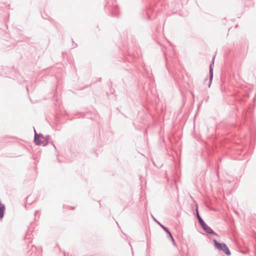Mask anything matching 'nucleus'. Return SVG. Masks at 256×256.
Segmentation results:
<instances>
[{
	"label": "nucleus",
	"instance_id": "obj_1",
	"mask_svg": "<svg viewBox=\"0 0 256 256\" xmlns=\"http://www.w3.org/2000/svg\"><path fill=\"white\" fill-rule=\"evenodd\" d=\"M34 142L36 145L46 146L50 143L54 146L55 150H56V146L50 136L47 135L44 136L41 134H38L34 128Z\"/></svg>",
	"mask_w": 256,
	"mask_h": 256
},
{
	"label": "nucleus",
	"instance_id": "obj_2",
	"mask_svg": "<svg viewBox=\"0 0 256 256\" xmlns=\"http://www.w3.org/2000/svg\"><path fill=\"white\" fill-rule=\"evenodd\" d=\"M105 10H108L111 14V16L114 17H118L119 16V10L116 2L113 0H108L106 4L104 6Z\"/></svg>",
	"mask_w": 256,
	"mask_h": 256
},
{
	"label": "nucleus",
	"instance_id": "obj_3",
	"mask_svg": "<svg viewBox=\"0 0 256 256\" xmlns=\"http://www.w3.org/2000/svg\"><path fill=\"white\" fill-rule=\"evenodd\" d=\"M214 245L218 250H219L222 251L226 255L229 256L231 254V252L226 246V244L224 242H219L216 240L214 239L213 240Z\"/></svg>",
	"mask_w": 256,
	"mask_h": 256
},
{
	"label": "nucleus",
	"instance_id": "obj_4",
	"mask_svg": "<svg viewBox=\"0 0 256 256\" xmlns=\"http://www.w3.org/2000/svg\"><path fill=\"white\" fill-rule=\"evenodd\" d=\"M214 56L213 57V58L212 60L211 63L210 65V70H209L210 80H209L208 86L209 88L210 87V86L211 85L212 82V78H213V68L214 66Z\"/></svg>",
	"mask_w": 256,
	"mask_h": 256
},
{
	"label": "nucleus",
	"instance_id": "obj_5",
	"mask_svg": "<svg viewBox=\"0 0 256 256\" xmlns=\"http://www.w3.org/2000/svg\"><path fill=\"white\" fill-rule=\"evenodd\" d=\"M203 230L206 233L210 234L212 236L216 235V234L206 223L201 226Z\"/></svg>",
	"mask_w": 256,
	"mask_h": 256
},
{
	"label": "nucleus",
	"instance_id": "obj_6",
	"mask_svg": "<svg viewBox=\"0 0 256 256\" xmlns=\"http://www.w3.org/2000/svg\"><path fill=\"white\" fill-rule=\"evenodd\" d=\"M152 219L154 220L156 222L157 224H158L160 227H161V228H162V230L167 234H169L170 232V230L168 229V228H166V226H165L164 225H163L159 221H158L152 215Z\"/></svg>",
	"mask_w": 256,
	"mask_h": 256
},
{
	"label": "nucleus",
	"instance_id": "obj_7",
	"mask_svg": "<svg viewBox=\"0 0 256 256\" xmlns=\"http://www.w3.org/2000/svg\"><path fill=\"white\" fill-rule=\"evenodd\" d=\"M196 218H197L198 220V223L200 226H202L203 224H205V222L202 220V218H201V216H200L197 208H196Z\"/></svg>",
	"mask_w": 256,
	"mask_h": 256
},
{
	"label": "nucleus",
	"instance_id": "obj_8",
	"mask_svg": "<svg viewBox=\"0 0 256 256\" xmlns=\"http://www.w3.org/2000/svg\"><path fill=\"white\" fill-rule=\"evenodd\" d=\"M152 10L150 8H148L146 9V14L148 16L147 19L149 20L150 18V13L152 12Z\"/></svg>",
	"mask_w": 256,
	"mask_h": 256
},
{
	"label": "nucleus",
	"instance_id": "obj_9",
	"mask_svg": "<svg viewBox=\"0 0 256 256\" xmlns=\"http://www.w3.org/2000/svg\"><path fill=\"white\" fill-rule=\"evenodd\" d=\"M167 238H170V240L172 242V244H174V245H176V243L175 242V240L171 234V232H170L169 234H168V236H167Z\"/></svg>",
	"mask_w": 256,
	"mask_h": 256
},
{
	"label": "nucleus",
	"instance_id": "obj_10",
	"mask_svg": "<svg viewBox=\"0 0 256 256\" xmlns=\"http://www.w3.org/2000/svg\"><path fill=\"white\" fill-rule=\"evenodd\" d=\"M4 70H6V71L9 70H10V68H5L4 69Z\"/></svg>",
	"mask_w": 256,
	"mask_h": 256
},
{
	"label": "nucleus",
	"instance_id": "obj_11",
	"mask_svg": "<svg viewBox=\"0 0 256 256\" xmlns=\"http://www.w3.org/2000/svg\"><path fill=\"white\" fill-rule=\"evenodd\" d=\"M12 75L11 74H8L6 76H7V77H11Z\"/></svg>",
	"mask_w": 256,
	"mask_h": 256
},
{
	"label": "nucleus",
	"instance_id": "obj_12",
	"mask_svg": "<svg viewBox=\"0 0 256 256\" xmlns=\"http://www.w3.org/2000/svg\"><path fill=\"white\" fill-rule=\"evenodd\" d=\"M246 118H246V116H244V120H245V121L246 120Z\"/></svg>",
	"mask_w": 256,
	"mask_h": 256
},
{
	"label": "nucleus",
	"instance_id": "obj_13",
	"mask_svg": "<svg viewBox=\"0 0 256 256\" xmlns=\"http://www.w3.org/2000/svg\"><path fill=\"white\" fill-rule=\"evenodd\" d=\"M26 90H27V91H28V90H28V86H26Z\"/></svg>",
	"mask_w": 256,
	"mask_h": 256
},
{
	"label": "nucleus",
	"instance_id": "obj_14",
	"mask_svg": "<svg viewBox=\"0 0 256 256\" xmlns=\"http://www.w3.org/2000/svg\"><path fill=\"white\" fill-rule=\"evenodd\" d=\"M64 256H66V252H64Z\"/></svg>",
	"mask_w": 256,
	"mask_h": 256
},
{
	"label": "nucleus",
	"instance_id": "obj_15",
	"mask_svg": "<svg viewBox=\"0 0 256 256\" xmlns=\"http://www.w3.org/2000/svg\"><path fill=\"white\" fill-rule=\"evenodd\" d=\"M75 45H76V44H72V46H75Z\"/></svg>",
	"mask_w": 256,
	"mask_h": 256
},
{
	"label": "nucleus",
	"instance_id": "obj_16",
	"mask_svg": "<svg viewBox=\"0 0 256 256\" xmlns=\"http://www.w3.org/2000/svg\"><path fill=\"white\" fill-rule=\"evenodd\" d=\"M75 45H76V44H72V46H75Z\"/></svg>",
	"mask_w": 256,
	"mask_h": 256
},
{
	"label": "nucleus",
	"instance_id": "obj_17",
	"mask_svg": "<svg viewBox=\"0 0 256 256\" xmlns=\"http://www.w3.org/2000/svg\"><path fill=\"white\" fill-rule=\"evenodd\" d=\"M75 45H76V44H72V46H75Z\"/></svg>",
	"mask_w": 256,
	"mask_h": 256
},
{
	"label": "nucleus",
	"instance_id": "obj_18",
	"mask_svg": "<svg viewBox=\"0 0 256 256\" xmlns=\"http://www.w3.org/2000/svg\"><path fill=\"white\" fill-rule=\"evenodd\" d=\"M38 212V211H36L35 214H36V213Z\"/></svg>",
	"mask_w": 256,
	"mask_h": 256
}]
</instances>
